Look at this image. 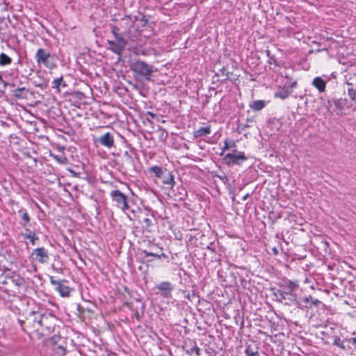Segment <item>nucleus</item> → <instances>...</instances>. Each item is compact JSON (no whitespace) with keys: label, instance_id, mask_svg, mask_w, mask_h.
Listing matches in <instances>:
<instances>
[{"label":"nucleus","instance_id":"nucleus-1","mask_svg":"<svg viewBox=\"0 0 356 356\" xmlns=\"http://www.w3.org/2000/svg\"><path fill=\"white\" fill-rule=\"evenodd\" d=\"M130 70L134 72L136 78L144 79L149 81L152 79V74L154 72L153 66L148 65L141 60H135L129 65Z\"/></svg>","mask_w":356,"mask_h":356},{"label":"nucleus","instance_id":"nucleus-2","mask_svg":"<svg viewBox=\"0 0 356 356\" xmlns=\"http://www.w3.org/2000/svg\"><path fill=\"white\" fill-rule=\"evenodd\" d=\"M35 59L38 65H42L50 70L57 67L55 55L51 54L47 49H38L35 53Z\"/></svg>","mask_w":356,"mask_h":356},{"label":"nucleus","instance_id":"nucleus-3","mask_svg":"<svg viewBox=\"0 0 356 356\" xmlns=\"http://www.w3.org/2000/svg\"><path fill=\"white\" fill-rule=\"evenodd\" d=\"M327 110L332 109V112L338 116L346 115V111L349 109L348 101L346 98L332 97L327 100Z\"/></svg>","mask_w":356,"mask_h":356},{"label":"nucleus","instance_id":"nucleus-4","mask_svg":"<svg viewBox=\"0 0 356 356\" xmlns=\"http://www.w3.org/2000/svg\"><path fill=\"white\" fill-rule=\"evenodd\" d=\"M110 195L113 202H115L116 206L126 213L129 218L131 219L129 213L131 212L134 215L135 212L128 204L127 196L118 189L112 191Z\"/></svg>","mask_w":356,"mask_h":356},{"label":"nucleus","instance_id":"nucleus-5","mask_svg":"<svg viewBox=\"0 0 356 356\" xmlns=\"http://www.w3.org/2000/svg\"><path fill=\"white\" fill-rule=\"evenodd\" d=\"M24 284V277L15 271H9L8 286L6 289V292L14 294L19 293L21 287Z\"/></svg>","mask_w":356,"mask_h":356},{"label":"nucleus","instance_id":"nucleus-6","mask_svg":"<svg viewBox=\"0 0 356 356\" xmlns=\"http://www.w3.org/2000/svg\"><path fill=\"white\" fill-rule=\"evenodd\" d=\"M271 290L273 291V295L275 298L276 301L285 305L297 307L298 298L296 293L275 290V288Z\"/></svg>","mask_w":356,"mask_h":356},{"label":"nucleus","instance_id":"nucleus-7","mask_svg":"<svg viewBox=\"0 0 356 356\" xmlns=\"http://www.w3.org/2000/svg\"><path fill=\"white\" fill-rule=\"evenodd\" d=\"M333 345L339 347L346 353L353 354L356 350V336L355 337L345 339L335 337L333 341Z\"/></svg>","mask_w":356,"mask_h":356},{"label":"nucleus","instance_id":"nucleus-8","mask_svg":"<svg viewBox=\"0 0 356 356\" xmlns=\"http://www.w3.org/2000/svg\"><path fill=\"white\" fill-rule=\"evenodd\" d=\"M244 152H239L237 149H233L232 152L225 154L222 158V162L228 165H241L242 163L247 161Z\"/></svg>","mask_w":356,"mask_h":356},{"label":"nucleus","instance_id":"nucleus-9","mask_svg":"<svg viewBox=\"0 0 356 356\" xmlns=\"http://www.w3.org/2000/svg\"><path fill=\"white\" fill-rule=\"evenodd\" d=\"M36 314H39V320L38 321L37 330H39L40 327H46L47 330L51 329L52 326L51 325H50L49 321L51 319L55 318V315L51 312L46 311L44 312H42V311H32L30 313L29 316H35Z\"/></svg>","mask_w":356,"mask_h":356},{"label":"nucleus","instance_id":"nucleus-10","mask_svg":"<svg viewBox=\"0 0 356 356\" xmlns=\"http://www.w3.org/2000/svg\"><path fill=\"white\" fill-rule=\"evenodd\" d=\"M156 289L157 291L156 294L162 297L163 298H170L172 297V292L174 289L172 284L168 281L161 282L156 285Z\"/></svg>","mask_w":356,"mask_h":356},{"label":"nucleus","instance_id":"nucleus-11","mask_svg":"<svg viewBox=\"0 0 356 356\" xmlns=\"http://www.w3.org/2000/svg\"><path fill=\"white\" fill-rule=\"evenodd\" d=\"M321 303L320 300L316 298H314L311 295H309L298 299L297 307L311 308L313 306L318 307Z\"/></svg>","mask_w":356,"mask_h":356},{"label":"nucleus","instance_id":"nucleus-12","mask_svg":"<svg viewBox=\"0 0 356 356\" xmlns=\"http://www.w3.org/2000/svg\"><path fill=\"white\" fill-rule=\"evenodd\" d=\"M108 44L111 46L110 49L118 55H121L125 48L127 42L124 38L113 40H108Z\"/></svg>","mask_w":356,"mask_h":356},{"label":"nucleus","instance_id":"nucleus-13","mask_svg":"<svg viewBox=\"0 0 356 356\" xmlns=\"http://www.w3.org/2000/svg\"><path fill=\"white\" fill-rule=\"evenodd\" d=\"M32 255L34 256V259L40 264L47 263L49 259L48 250L43 247L34 249Z\"/></svg>","mask_w":356,"mask_h":356},{"label":"nucleus","instance_id":"nucleus-14","mask_svg":"<svg viewBox=\"0 0 356 356\" xmlns=\"http://www.w3.org/2000/svg\"><path fill=\"white\" fill-rule=\"evenodd\" d=\"M150 248L152 250V251L143 250V253L144 254V259H145L147 257H154L157 259H161V257H168L167 255L163 252L161 248L154 245Z\"/></svg>","mask_w":356,"mask_h":356},{"label":"nucleus","instance_id":"nucleus-15","mask_svg":"<svg viewBox=\"0 0 356 356\" xmlns=\"http://www.w3.org/2000/svg\"><path fill=\"white\" fill-rule=\"evenodd\" d=\"M97 141L102 145H103L107 148H111L114 145V138H113V134L110 132H107V133L104 134V135H102V136H100L97 139Z\"/></svg>","mask_w":356,"mask_h":356},{"label":"nucleus","instance_id":"nucleus-16","mask_svg":"<svg viewBox=\"0 0 356 356\" xmlns=\"http://www.w3.org/2000/svg\"><path fill=\"white\" fill-rule=\"evenodd\" d=\"M280 288L285 289H290L291 291H296L299 287V282L297 280H290L289 279H283L279 283Z\"/></svg>","mask_w":356,"mask_h":356},{"label":"nucleus","instance_id":"nucleus-17","mask_svg":"<svg viewBox=\"0 0 356 356\" xmlns=\"http://www.w3.org/2000/svg\"><path fill=\"white\" fill-rule=\"evenodd\" d=\"M17 214L21 219L19 225L24 228L26 227L31 221V217L27 210L22 207L17 211Z\"/></svg>","mask_w":356,"mask_h":356},{"label":"nucleus","instance_id":"nucleus-18","mask_svg":"<svg viewBox=\"0 0 356 356\" xmlns=\"http://www.w3.org/2000/svg\"><path fill=\"white\" fill-rule=\"evenodd\" d=\"M162 182L163 185L168 186L170 188L175 186V181L172 172L165 168L164 175L162 177Z\"/></svg>","mask_w":356,"mask_h":356},{"label":"nucleus","instance_id":"nucleus-19","mask_svg":"<svg viewBox=\"0 0 356 356\" xmlns=\"http://www.w3.org/2000/svg\"><path fill=\"white\" fill-rule=\"evenodd\" d=\"M22 236L25 239H29L32 245H35L36 241H39V238L36 236L35 231L31 230L26 227L24 228V232L22 233Z\"/></svg>","mask_w":356,"mask_h":356},{"label":"nucleus","instance_id":"nucleus-20","mask_svg":"<svg viewBox=\"0 0 356 356\" xmlns=\"http://www.w3.org/2000/svg\"><path fill=\"white\" fill-rule=\"evenodd\" d=\"M312 86L315 87L319 92H323L325 90L326 81L321 76L315 77L312 83Z\"/></svg>","mask_w":356,"mask_h":356},{"label":"nucleus","instance_id":"nucleus-21","mask_svg":"<svg viewBox=\"0 0 356 356\" xmlns=\"http://www.w3.org/2000/svg\"><path fill=\"white\" fill-rule=\"evenodd\" d=\"M13 95L17 99H24L27 98L28 90L24 88H17L12 91Z\"/></svg>","mask_w":356,"mask_h":356},{"label":"nucleus","instance_id":"nucleus-22","mask_svg":"<svg viewBox=\"0 0 356 356\" xmlns=\"http://www.w3.org/2000/svg\"><path fill=\"white\" fill-rule=\"evenodd\" d=\"M211 126H207L204 127H200L197 130L194 131L193 136L195 138L204 136L211 134Z\"/></svg>","mask_w":356,"mask_h":356},{"label":"nucleus","instance_id":"nucleus-23","mask_svg":"<svg viewBox=\"0 0 356 356\" xmlns=\"http://www.w3.org/2000/svg\"><path fill=\"white\" fill-rule=\"evenodd\" d=\"M63 282L64 281H62V282L57 286L56 290L58 291L62 297H68L70 295L71 289L69 286L65 285Z\"/></svg>","mask_w":356,"mask_h":356},{"label":"nucleus","instance_id":"nucleus-24","mask_svg":"<svg viewBox=\"0 0 356 356\" xmlns=\"http://www.w3.org/2000/svg\"><path fill=\"white\" fill-rule=\"evenodd\" d=\"M148 171L149 173L154 174L155 177L159 179H161L165 173V169L163 170L161 167L159 165H154L149 168Z\"/></svg>","mask_w":356,"mask_h":356},{"label":"nucleus","instance_id":"nucleus-25","mask_svg":"<svg viewBox=\"0 0 356 356\" xmlns=\"http://www.w3.org/2000/svg\"><path fill=\"white\" fill-rule=\"evenodd\" d=\"M291 93L285 86L275 92L274 97L276 98H280L281 99H285L289 97Z\"/></svg>","mask_w":356,"mask_h":356},{"label":"nucleus","instance_id":"nucleus-26","mask_svg":"<svg viewBox=\"0 0 356 356\" xmlns=\"http://www.w3.org/2000/svg\"><path fill=\"white\" fill-rule=\"evenodd\" d=\"M9 272L0 275V289L6 292V289L8 286Z\"/></svg>","mask_w":356,"mask_h":356},{"label":"nucleus","instance_id":"nucleus-27","mask_svg":"<svg viewBox=\"0 0 356 356\" xmlns=\"http://www.w3.org/2000/svg\"><path fill=\"white\" fill-rule=\"evenodd\" d=\"M250 106L253 111H259L266 106V102L264 100H255L250 105Z\"/></svg>","mask_w":356,"mask_h":356},{"label":"nucleus","instance_id":"nucleus-28","mask_svg":"<svg viewBox=\"0 0 356 356\" xmlns=\"http://www.w3.org/2000/svg\"><path fill=\"white\" fill-rule=\"evenodd\" d=\"M63 86V87L67 86V84L63 81V76L55 79L51 82V87L56 89L58 92L60 91V86Z\"/></svg>","mask_w":356,"mask_h":356},{"label":"nucleus","instance_id":"nucleus-29","mask_svg":"<svg viewBox=\"0 0 356 356\" xmlns=\"http://www.w3.org/2000/svg\"><path fill=\"white\" fill-rule=\"evenodd\" d=\"M12 58L5 53L0 54V66H6L12 63Z\"/></svg>","mask_w":356,"mask_h":356},{"label":"nucleus","instance_id":"nucleus-30","mask_svg":"<svg viewBox=\"0 0 356 356\" xmlns=\"http://www.w3.org/2000/svg\"><path fill=\"white\" fill-rule=\"evenodd\" d=\"M236 145L235 141L226 139L224 142V147L222 148V152L220 153V156H223L225 150L230 148L236 147Z\"/></svg>","mask_w":356,"mask_h":356},{"label":"nucleus","instance_id":"nucleus-31","mask_svg":"<svg viewBox=\"0 0 356 356\" xmlns=\"http://www.w3.org/2000/svg\"><path fill=\"white\" fill-rule=\"evenodd\" d=\"M265 52L266 54L267 57L268 58L267 63L270 65L273 64L276 67H279L280 66L279 62L276 59L275 56L271 54L270 51L268 49H266L265 51Z\"/></svg>","mask_w":356,"mask_h":356},{"label":"nucleus","instance_id":"nucleus-32","mask_svg":"<svg viewBox=\"0 0 356 356\" xmlns=\"http://www.w3.org/2000/svg\"><path fill=\"white\" fill-rule=\"evenodd\" d=\"M245 356H260L259 352L254 350L251 345L246 344L244 350Z\"/></svg>","mask_w":356,"mask_h":356},{"label":"nucleus","instance_id":"nucleus-33","mask_svg":"<svg viewBox=\"0 0 356 356\" xmlns=\"http://www.w3.org/2000/svg\"><path fill=\"white\" fill-rule=\"evenodd\" d=\"M50 156H52L60 164H67L68 162V160L64 154L59 155L51 154Z\"/></svg>","mask_w":356,"mask_h":356},{"label":"nucleus","instance_id":"nucleus-34","mask_svg":"<svg viewBox=\"0 0 356 356\" xmlns=\"http://www.w3.org/2000/svg\"><path fill=\"white\" fill-rule=\"evenodd\" d=\"M122 22L126 25V26L129 27V29L125 30L124 32H126L127 34H130L131 30L129 28H131L134 24L132 19L129 16H126L122 19Z\"/></svg>","mask_w":356,"mask_h":356},{"label":"nucleus","instance_id":"nucleus-35","mask_svg":"<svg viewBox=\"0 0 356 356\" xmlns=\"http://www.w3.org/2000/svg\"><path fill=\"white\" fill-rule=\"evenodd\" d=\"M348 85L350 86L348 88V94L350 96V99L353 101L356 99V85L355 87L352 83H348Z\"/></svg>","mask_w":356,"mask_h":356},{"label":"nucleus","instance_id":"nucleus-36","mask_svg":"<svg viewBox=\"0 0 356 356\" xmlns=\"http://www.w3.org/2000/svg\"><path fill=\"white\" fill-rule=\"evenodd\" d=\"M216 75L218 76H223V79L221 80L222 81H225L229 79V72L225 67H222Z\"/></svg>","mask_w":356,"mask_h":356},{"label":"nucleus","instance_id":"nucleus-37","mask_svg":"<svg viewBox=\"0 0 356 356\" xmlns=\"http://www.w3.org/2000/svg\"><path fill=\"white\" fill-rule=\"evenodd\" d=\"M193 346L190 348V350H186V352L188 355H191L192 353H195L196 355H200V348L197 346V343L195 341H193Z\"/></svg>","mask_w":356,"mask_h":356},{"label":"nucleus","instance_id":"nucleus-38","mask_svg":"<svg viewBox=\"0 0 356 356\" xmlns=\"http://www.w3.org/2000/svg\"><path fill=\"white\" fill-rule=\"evenodd\" d=\"M213 176L214 177H216L218 179H219L220 181H222V182L226 185V186H229V179L227 177V176L223 173L222 175H219L218 174L217 172H215L214 174H213Z\"/></svg>","mask_w":356,"mask_h":356},{"label":"nucleus","instance_id":"nucleus-39","mask_svg":"<svg viewBox=\"0 0 356 356\" xmlns=\"http://www.w3.org/2000/svg\"><path fill=\"white\" fill-rule=\"evenodd\" d=\"M143 225H144V227L145 228L150 232L151 229L150 228L152 227V220L150 219V218H145L143 219Z\"/></svg>","mask_w":356,"mask_h":356},{"label":"nucleus","instance_id":"nucleus-40","mask_svg":"<svg viewBox=\"0 0 356 356\" xmlns=\"http://www.w3.org/2000/svg\"><path fill=\"white\" fill-rule=\"evenodd\" d=\"M111 29V32L114 35L115 39H120V38H123L120 33V29L118 26H113Z\"/></svg>","mask_w":356,"mask_h":356},{"label":"nucleus","instance_id":"nucleus-41","mask_svg":"<svg viewBox=\"0 0 356 356\" xmlns=\"http://www.w3.org/2000/svg\"><path fill=\"white\" fill-rule=\"evenodd\" d=\"M8 10V4L6 3L5 0H0V11H7Z\"/></svg>","mask_w":356,"mask_h":356},{"label":"nucleus","instance_id":"nucleus-42","mask_svg":"<svg viewBox=\"0 0 356 356\" xmlns=\"http://www.w3.org/2000/svg\"><path fill=\"white\" fill-rule=\"evenodd\" d=\"M186 297L191 301H193L195 298H199V296L197 295L195 291H193L191 293H188ZM199 302L200 299H198V302Z\"/></svg>","mask_w":356,"mask_h":356},{"label":"nucleus","instance_id":"nucleus-43","mask_svg":"<svg viewBox=\"0 0 356 356\" xmlns=\"http://www.w3.org/2000/svg\"><path fill=\"white\" fill-rule=\"evenodd\" d=\"M298 86L297 81H294L291 82L289 86H285V87L290 90V92L292 93L293 89L296 88Z\"/></svg>","mask_w":356,"mask_h":356},{"label":"nucleus","instance_id":"nucleus-44","mask_svg":"<svg viewBox=\"0 0 356 356\" xmlns=\"http://www.w3.org/2000/svg\"><path fill=\"white\" fill-rule=\"evenodd\" d=\"M49 280H50V283L52 285L55 286L56 288L57 287V286H58L62 282V281L54 280V277L53 276H50Z\"/></svg>","mask_w":356,"mask_h":356},{"label":"nucleus","instance_id":"nucleus-45","mask_svg":"<svg viewBox=\"0 0 356 356\" xmlns=\"http://www.w3.org/2000/svg\"><path fill=\"white\" fill-rule=\"evenodd\" d=\"M140 22L142 26H144L147 23V19H146L145 16H142V17L140 19Z\"/></svg>","mask_w":356,"mask_h":356},{"label":"nucleus","instance_id":"nucleus-46","mask_svg":"<svg viewBox=\"0 0 356 356\" xmlns=\"http://www.w3.org/2000/svg\"><path fill=\"white\" fill-rule=\"evenodd\" d=\"M275 290H281L287 293H296L295 291H291L290 289H285L284 288L275 289Z\"/></svg>","mask_w":356,"mask_h":356},{"label":"nucleus","instance_id":"nucleus-47","mask_svg":"<svg viewBox=\"0 0 356 356\" xmlns=\"http://www.w3.org/2000/svg\"><path fill=\"white\" fill-rule=\"evenodd\" d=\"M39 320V316L38 317H35L33 319V327H38V321Z\"/></svg>","mask_w":356,"mask_h":356},{"label":"nucleus","instance_id":"nucleus-48","mask_svg":"<svg viewBox=\"0 0 356 356\" xmlns=\"http://www.w3.org/2000/svg\"><path fill=\"white\" fill-rule=\"evenodd\" d=\"M124 156H127L129 159L132 160L131 154H129V153L127 151L124 152Z\"/></svg>","mask_w":356,"mask_h":356},{"label":"nucleus","instance_id":"nucleus-49","mask_svg":"<svg viewBox=\"0 0 356 356\" xmlns=\"http://www.w3.org/2000/svg\"><path fill=\"white\" fill-rule=\"evenodd\" d=\"M250 193H247V194H245V195L243 197L242 200H243V201L246 200L250 197Z\"/></svg>","mask_w":356,"mask_h":356},{"label":"nucleus","instance_id":"nucleus-50","mask_svg":"<svg viewBox=\"0 0 356 356\" xmlns=\"http://www.w3.org/2000/svg\"><path fill=\"white\" fill-rule=\"evenodd\" d=\"M18 323H19L20 326L22 327L25 321L24 320L18 319Z\"/></svg>","mask_w":356,"mask_h":356},{"label":"nucleus","instance_id":"nucleus-51","mask_svg":"<svg viewBox=\"0 0 356 356\" xmlns=\"http://www.w3.org/2000/svg\"><path fill=\"white\" fill-rule=\"evenodd\" d=\"M212 245H213V243H211V244L207 246V249L211 250L212 252H214V249L211 248Z\"/></svg>","mask_w":356,"mask_h":356},{"label":"nucleus","instance_id":"nucleus-52","mask_svg":"<svg viewBox=\"0 0 356 356\" xmlns=\"http://www.w3.org/2000/svg\"><path fill=\"white\" fill-rule=\"evenodd\" d=\"M58 348L63 351V355H64L65 353V350L61 346H58Z\"/></svg>","mask_w":356,"mask_h":356},{"label":"nucleus","instance_id":"nucleus-53","mask_svg":"<svg viewBox=\"0 0 356 356\" xmlns=\"http://www.w3.org/2000/svg\"><path fill=\"white\" fill-rule=\"evenodd\" d=\"M83 97H84V95L81 92H80V99L81 100L83 99Z\"/></svg>","mask_w":356,"mask_h":356},{"label":"nucleus","instance_id":"nucleus-54","mask_svg":"<svg viewBox=\"0 0 356 356\" xmlns=\"http://www.w3.org/2000/svg\"><path fill=\"white\" fill-rule=\"evenodd\" d=\"M273 252H274L275 254H277V249H276V248H274V249H273Z\"/></svg>","mask_w":356,"mask_h":356},{"label":"nucleus","instance_id":"nucleus-55","mask_svg":"<svg viewBox=\"0 0 356 356\" xmlns=\"http://www.w3.org/2000/svg\"><path fill=\"white\" fill-rule=\"evenodd\" d=\"M0 81H2V76L0 74Z\"/></svg>","mask_w":356,"mask_h":356},{"label":"nucleus","instance_id":"nucleus-56","mask_svg":"<svg viewBox=\"0 0 356 356\" xmlns=\"http://www.w3.org/2000/svg\"><path fill=\"white\" fill-rule=\"evenodd\" d=\"M136 301H138V302H140V300L139 298H137V299H136Z\"/></svg>","mask_w":356,"mask_h":356},{"label":"nucleus","instance_id":"nucleus-57","mask_svg":"<svg viewBox=\"0 0 356 356\" xmlns=\"http://www.w3.org/2000/svg\"><path fill=\"white\" fill-rule=\"evenodd\" d=\"M355 103H356V99L355 100Z\"/></svg>","mask_w":356,"mask_h":356}]
</instances>
